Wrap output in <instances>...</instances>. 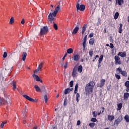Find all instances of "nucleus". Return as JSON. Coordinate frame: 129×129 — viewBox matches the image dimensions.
<instances>
[{
  "label": "nucleus",
  "mask_w": 129,
  "mask_h": 129,
  "mask_svg": "<svg viewBox=\"0 0 129 129\" xmlns=\"http://www.w3.org/2000/svg\"><path fill=\"white\" fill-rule=\"evenodd\" d=\"M94 86H95V83L93 81H91L87 84L85 88V91L86 92V94H88V95L91 94V93L93 92Z\"/></svg>",
  "instance_id": "obj_1"
},
{
  "label": "nucleus",
  "mask_w": 129,
  "mask_h": 129,
  "mask_svg": "<svg viewBox=\"0 0 129 129\" xmlns=\"http://www.w3.org/2000/svg\"><path fill=\"white\" fill-rule=\"evenodd\" d=\"M48 31H49V28H48V26H44L43 28H41L40 33L41 36H43V35L47 34Z\"/></svg>",
  "instance_id": "obj_2"
},
{
  "label": "nucleus",
  "mask_w": 129,
  "mask_h": 129,
  "mask_svg": "<svg viewBox=\"0 0 129 129\" xmlns=\"http://www.w3.org/2000/svg\"><path fill=\"white\" fill-rule=\"evenodd\" d=\"M56 16H54L52 13H50L48 16V23L52 24L53 23V21H54V18H55Z\"/></svg>",
  "instance_id": "obj_3"
},
{
  "label": "nucleus",
  "mask_w": 129,
  "mask_h": 129,
  "mask_svg": "<svg viewBox=\"0 0 129 129\" xmlns=\"http://www.w3.org/2000/svg\"><path fill=\"white\" fill-rule=\"evenodd\" d=\"M76 8L77 9V11L79 10L81 12H83V11L85 10V6L83 5H80L79 3H77Z\"/></svg>",
  "instance_id": "obj_4"
},
{
  "label": "nucleus",
  "mask_w": 129,
  "mask_h": 129,
  "mask_svg": "<svg viewBox=\"0 0 129 129\" xmlns=\"http://www.w3.org/2000/svg\"><path fill=\"white\" fill-rule=\"evenodd\" d=\"M121 120H122V117L121 116H119V117H118L117 119H116L114 122V125L117 126L118 125V124L121 122Z\"/></svg>",
  "instance_id": "obj_5"
},
{
  "label": "nucleus",
  "mask_w": 129,
  "mask_h": 129,
  "mask_svg": "<svg viewBox=\"0 0 129 129\" xmlns=\"http://www.w3.org/2000/svg\"><path fill=\"white\" fill-rule=\"evenodd\" d=\"M58 12H61V7L60 5H58L55 9V10L53 12V15L54 17H56Z\"/></svg>",
  "instance_id": "obj_6"
},
{
  "label": "nucleus",
  "mask_w": 129,
  "mask_h": 129,
  "mask_svg": "<svg viewBox=\"0 0 129 129\" xmlns=\"http://www.w3.org/2000/svg\"><path fill=\"white\" fill-rule=\"evenodd\" d=\"M78 75V74L77 73V67H75L74 68L73 70L72 76L74 78L75 77H77Z\"/></svg>",
  "instance_id": "obj_7"
},
{
  "label": "nucleus",
  "mask_w": 129,
  "mask_h": 129,
  "mask_svg": "<svg viewBox=\"0 0 129 129\" xmlns=\"http://www.w3.org/2000/svg\"><path fill=\"white\" fill-rule=\"evenodd\" d=\"M114 59L116 65H120V64H121L120 62V58H119L118 56H115Z\"/></svg>",
  "instance_id": "obj_8"
},
{
  "label": "nucleus",
  "mask_w": 129,
  "mask_h": 129,
  "mask_svg": "<svg viewBox=\"0 0 129 129\" xmlns=\"http://www.w3.org/2000/svg\"><path fill=\"white\" fill-rule=\"evenodd\" d=\"M7 104H9L7 100L0 97V106L5 104H7Z\"/></svg>",
  "instance_id": "obj_9"
},
{
  "label": "nucleus",
  "mask_w": 129,
  "mask_h": 129,
  "mask_svg": "<svg viewBox=\"0 0 129 129\" xmlns=\"http://www.w3.org/2000/svg\"><path fill=\"white\" fill-rule=\"evenodd\" d=\"M72 58L74 61H77L80 59V55L79 54H74Z\"/></svg>",
  "instance_id": "obj_10"
},
{
  "label": "nucleus",
  "mask_w": 129,
  "mask_h": 129,
  "mask_svg": "<svg viewBox=\"0 0 129 129\" xmlns=\"http://www.w3.org/2000/svg\"><path fill=\"white\" fill-rule=\"evenodd\" d=\"M34 79H35L36 81H40L41 82V83H42L43 82V81H42V80H41V79H40V77H39V76H38V75H36L35 74H33L32 75Z\"/></svg>",
  "instance_id": "obj_11"
},
{
  "label": "nucleus",
  "mask_w": 129,
  "mask_h": 129,
  "mask_svg": "<svg viewBox=\"0 0 129 129\" xmlns=\"http://www.w3.org/2000/svg\"><path fill=\"white\" fill-rule=\"evenodd\" d=\"M23 97H25L26 99H27V100H29V101H31L32 102H35V99H33V98L30 97L27 95H23Z\"/></svg>",
  "instance_id": "obj_12"
},
{
  "label": "nucleus",
  "mask_w": 129,
  "mask_h": 129,
  "mask_svg": "<svg viewBox=\"0 0 129 129\" xmlns=\"http://www.w3.org/2000/svg\"><path fill=\"white\" fill-rule=\"evenodd\" d=\"M87 41V35H85L84 38V41L83 42V47L84 48V50H85V48L86 47V41Z\"/></svg>",
  "instance_id": "obj_13"
},
{
  "label": "nucleus",
  "mask_w": 129,
  "mask_h": 129,
  "mask_svg": "<svg viewBox=\"0 0 129 129\" xmlns=\"http://www.w3.org/2000/svg\"><path fill=\"white\" fill-rule=\"evenodd\" d=\"M118 56H120V57H122V58H123V57H126V52L125 51L124 52H119L118 53Z\"/></svg>",
  "instance_id": "obj_14"
},
{
  "label": "nucleus",
  "mask_w": 129,
  "mask_h": 129,
  "mask_svg": "<svg viewBox=\"0 0 129 129\" xmlns=\"http://www.w3.org/2000/svg\"><path fill=\"white\" fill-rule=\"evenodd\" d=\"M79 30V26L78 25L76 26L72 32L73 35H76Z\"/></svg>",
  "instance_id": "obj_15"
},
{
  "label": "nucleus",
  "mask_w": 129,
  "mask_h": 129,
  "mask_svg": "<svg viewBox=\"0 0 129 129\" xmlns=\"http://www.w3.org/2000/svg\"><path fill=\"white\" fill-rule=\"evenodd\" d=\"M72 90H73V88H68L65 89L64 93L65 95L68 94V93H70V91H72Z\"/></svg>",
  "instance_id": "obj_16"
},
{
  "label": "nucleus",
  "mask_w": 129,
  "mask_h": 129,
  "mask_svg": "<svg viewBox=\"0 0 129 129\" xmlns=\"http://www.w3.org/2000/svg\"><path fill=\"white\" fill-rule=\"evenodd\" d=\"M107 118L108 120H109V121L111 122L114 119V116H113V115H108Z\"/></svg>",
  "instance_id": "obj_17"
},
{
  "label": "nucleus",
  "mask_w": 129,
  "mask_h": 129,
  "mask_svg": "<svg viewBox=\"0 0 129 129\" xmlns=\"http://www.w3.org/2000/svg\"><path fill=\"white\" fill-rule=\"evenodd\" d=\"M87 28V25L85 24L82 29V34L84 35V33H85V31H86V28Z\"/></svg>",
  "instance_id": "obj_18"
},
{
  "label": "nucleus",
  "mask_w": 129,
  "mask_h": 129,
  "mask_svg": "<svg viewBox=\"0 0 129 129\" xmlns=\"http://www.w3.org/2000/svg\"><path fill=\"white\" fill-rule=\"evenodd\" d=\"M116 4L118 6H121L123 4V0H116Z\"/></svg>",
  "instance_id": "obj_19"
},
{
  "label": "nucleus",
  "mask_w": 129,
  "mask_h": 129,
  "mask_svg": "<svg viewBox=\"0 0 129 129\" xmlns=\"http://www.w3.org/2000/svg\"><path fill=\"white\" fill-rule=\"evenodd\" d=\"M12 85L13 86V90H16V89H17V82L13 81L12 82Z\"/></svg>",
  "instance_id": "obj_20"
},
{
  "label": "nucleus",
  "mask_w": 129,
  "mask_h": 129,
  "mask_svg": "<svg viewBox=\"0 0 129 129\" xmlns=\"http://www.w3.org/2000/svg\"><path fill=\"white\" fill-rule=\"evenodd\" d=\"M34 88L35 89V90H36V91H37V92H41V88H40L39 86L35 85Z\"/></svg>",
  "instance_id": "obj_21"
},
{
  "label": "nucleus",
  "mask_w": 129,
  "mask_h": 129,
  "mask_svg": "<svg viewBox=\"0 0 129 129\" xmlns=\"http://www.w3.org/2000/svg\"><path fill=\"white\" fill-rule=\"evenodd\" d=\"M129 97V93H124L123 98L124 100H127V99Z\"/></svg>",
  "instance_id": "obj_22"
},
{
  "label": "nucleus",
  "mask_w": 129,
  "mask_h": 129,
  "mask_svg": "<svg viewBox=\"0 0 129 129\" xmlns=\"http://www.w3.org/2000/svg\"><path fill=\"white\" fill-rule=\"evenodd\" d=\"M105 84V79H102L100 82V87H102V86H104V85Z\"/></svg>",
  "instance_id": "obj_23"
},
{
  "label": "nucleus",
  "mask_w": 129,
  "mask_h": 129,
  "mask_svg": "<svg viewBox=\"0 0 129 129\" xmlns=\"http://www.w3.org/2000/svg\"><path fill=\"white\" fill-rule=\"evenodd\" d=\"M26 57H27V53L26 52H23V54H22V60H23V61H25Z\"/></svg>",
  "instance_id": "obj_24"
},
{
  "label": "nucleus",
  "mask_w": 129,
  "mask_h": 129,
  "mask_svg": "<svg viewBox=\"0 0 129 129\" xmlns=\"http://www.w3.org/2000/svg\"><path fill=\"white\" fill-rule=\"evenodd\" d=\"M89 44L91 46H93V44H94V39L91 38L89 41Z\"/></svg>",
  "instance_id": "obj_25"
},
{
  "label": "nucleus",
  "mask_w": 129,
  "mask_h": 129,
  "mask_svg": "<svg viewBox=\"0 0 129 129\" xmlns=\"http://www.w3.org/2000/svg\"><path fill=\"white\" fill-rule=\"evenodd\" d=\"M83 69V68H82V66H81V65L79 66L78 68V72H79V73H81V72H82Z\"/></svg>",
  "instance_id": "obj_26"
},
{
  "label": "nucleus",
  "mask_w": 129,
  "mask_h": 129,
  "mask_svg": "<svg viewBox=\"0 0 129 129\" xmlns=\"http://www.w3.org/2000/svg\"><path fill=\"white\" fill-rule=\"evenodd\" d=\"M122 32V24H120V27L118 29V33H119V34H121Z\"/></svg>",
  "instance_id": "obj_27"
},
{
  "label": "nucleus",
  "mask_w": 129,
  "mask_h": 129,
  "mask_svg": "<svg viewBox=\"0 0 129 129\" xmlns=\"http://www.w3.org/2000/svg\"><path fill=\"white\" fill-rule=\"evenodd\" d=\"M79 99H80V95L79 93H77L76 94V100L77 102H79Z\"/></svg>",
  "instance_id": "obj_28"
},
{
  "label": "nucleus",
  "mask_w": 129,
  "mask_h": 129,
  "mask_svg": "<svg viewBox=\"0 0 129 129\" xmlns=\"http://www.w3.org/2000/svg\"><path fill=\"white\" fill-rule=\"evenodd\" d=\"M102 60H103V55H101L100 56V57L98 60V62L99 64H100V63L102 62Z\"/></svg>",
  "instance_id": "obj_29"
},
{
  "label": "nucleus",
  "mask_w": 129,
  "mask_h": 129,
  "mask_svg": "<svg viewBox=\"0 0 129 129\" xmlns=\"http://www.w3.org/2000/svg\"><path fill=\"white\" fill-rule=\"evenodd\" d=\"M122 107V104L119 103V104L117 105V110H120Z\"/></svg>",
  "instance_id": "obj_30"
},
{
  "label": "nucleus",
  "mask_w": 129,
  "mask_h": 129,
  "mask_svg": "<svg viewBox=\"0 0 129 129\" xmlns=\"http://www.w3.org/2000/svg\"><path fill=\"white\" fill-rule=\"evenodd\" d=\"M73 53V49L69 48L67 49V53L68 54H72Z\"/></svg>",
  "instance_id": "obj_31"
},
{
  "label": "nucleus",
  "mask_w": 129,
  "mask_h": 129,
  "mask_svg": "<svg viewBox=\"0 0 129 129\" xmlns=\"http://www.w3.org/2000/svg\"><path fill=\"white\" fill-rule=\"evenodd\" d=\"M119 16V13H118V12H116L114 15V20H117V19H118Z\"/></svg>",
  "instance_id": "obj_32"
},
{
  "label": "nucleus",
  "mask_w": 129,
  "mask_h": 129,
  "mask_svg": "<svg viewBox=\"0 0 129 129\" xmlns=\"http://www.w3.org/2000/svg\"><path fill=\"white\" fill-rule=\"evenodd\" d=\"M43 65H44V62H41L38 66V68L41 71V69L43 68Z\"/></svg>",
  "instance_id": "obj_33"
},
{
  "label": "nucleus",
  "mask_w": 129,
  "mask_h": 129,
  "mask_svg": "<svg viewBox=\"0 0 129 129\" xmlns=\"http://www.w3.org/2000/svg\"><path fill=\"white\" fill-rule=\"evenodd\" d=\"M124 119L126 120V122H129V116L128 115H125L124 116Z\"/></svg>",
  "instance_id": "obj_34"
},
{
  "label": "nucleus",
  "mask_w": 129,
  "mask_h": 129,
  "mask_svg": "<svg viewBox=\"0 0 129 129\" xmlns=\"http://www.w3.org/2000/svg\"><path fill=\"white\" fill-rule=\"evenodd\" d=\"M116 72H118V74L121 73L122 72V70H121V68H118L116 69Z\"/></svg>",
  "instance_id": "obj_35"
},
{
  "label": "nucleus",
  "mask_w": 129,
  "mask_h": 129,
  "mask_svg": "<svg viewBox=\"0 0 129 129\" xmlns=\"http://www.w3.org/2000/svg\"><path fill=\"white\" fill-rule=\"evenodd\" d=\"M52 23L54 29H55V30H58V26H57V24L54 23V22H53Z\"/></svg>",
  "instance_id": "obj_36"
},
{
  "label": "nucleus",
  "mask_w": 129,
  "mask_h": 129,
  "mask_svg": "<svg viewBox=\"0 0 129 129\" xmlns=\"http://www.w3.org/2000/svg\"><path fill=\"white\" fill-rule=\"evenodd\" d=\"M7 121L2 122V123H1V124L0 125V127H1V128H3L4 127V126L5 125V124H6L7 123Z\"/></svg>",
  "instance_id": "obj_37"
},
{
  "label": "nucleus",
  "mask_w": 129,
  "mask_h": 129,
  "mask_svg": "<svg viewBox=\"0 0 129 129\" xmlns=\"http://www.w3.org/2000/svg\"><path fill=\"white\" fill-rule=\"evenodd\" d=\"M121 75H122V76H124V77H126L127 75V73L125 71H122L121 73Z\"/></svg>",
  "instance_id": "obj_38"
},
{
  "label": "nucleus",
  "mask_w": 129,
  "mask_h": 129,
  "mask_svg": "<svg viewBox=\"0 0 129 129\" xmlns=\"http://www.w3.org/2000/svg\"><path fill=\"white\" fill-rule=\"evenodd\" d=\"M15 22V19H14V17H11L10 21V23L11 24H14Z\"/></svg>",
  "instance_id": "obj_39"
},
{
  "label": "nucleus",
  "mask_w": 129,
  "mask_h": 129,
  "mask_svg": "<svg viewBox=\"0 0 129 129\" xmlns=\"http://www.w3.org/2000/svg\"><path fill=\"white\" fill-rule=\"evenodd\" d=\"M89 125L90 127H94V126H95V123H90Z\"/></svg>",
  "instance_id": "obj_40"
},
{
  "label": "nucleus",
  "mask_w": 129,
  "mask_h": 129,
  "mask_svg": "<svg viewBox=\"0 0 129 129\" xmlns=\"http://www.w3.org/2000/svg\"><path fill=\"white\" fill-rule=\"evenodd\" d=\"M125 86L127 88H129V81H127L125 83Z\"/></svg>",
  "instance_id": "obj_41"
},
{
  "label": "nucleus",
  "mask_w": 129,
  "mask_h": 129,
  "mask_svg": "<svg viewBox=\"0 0 129 129\" xmlns=\"http://www.w3.org/2000/svg\"><path fill=\"white\" fill-rule=\"evenodd\" d=\"M64 69H67L68 68V61H67L66 63L63 65Z\"/></svg>",
  "instance_id": "obj_42"
},
{
  "label": "nucleus",
  "mask_w": 129,
  "mask_h": 129,
  "mask_svg": "<svg viewBox=\"0 0 129 129\" xmlns=\"http://www.w3.org/2000/svg\"><path fill=\"white\" fill-rule=\"evenodd\" d=\"M44 100H45V103H47V101H48V96H47V95H45Z\"/></svg>",
  "instance_id": "obj_43"
},
{
  "label": "nucleus",
  "mask_w": 129,
  "mask_h": 129,
  "mask_svg": "<svg viewBox=\"0 0 129 129\" xmlns=\"http://www.w3.org/2000/svg\"><path fill=\"white\" fill-rule=\"evenodd\" d=\"M91 121H92L93 122H96V121H97V119L96 118H92Z\"/></svg>",
  "instance_id": "obj_44"
},
{
  "label": "nucleus",
  "mask_w": 129,
  "mask_h": 129,
  "mask_svg": "<svg viewBox=\"0 0 129 129\" xmlns=\"http://www.w3.org/2000/svg\"><path fill=\"white\" fill-rule=\"evenodd\" d=\"M115 76L116 78L117 79H118V80H119V79H120V76H119V75H118L117 74H115Z\"/></svg>",
  "instance_id": "obj_45"
},
{
  "label": "nucleus",
  "mask_w": 129,
  "mask_h": 129,
  "mask_svg": "<svg viewBox=\"0 0 129 129\" xmlns=\"http://www.w3.org/2000/svg\"><path fill=\"white\" fill-rule=\"evenodd\" d=\"M7 56L8 53H7V52H5L3 54V58H7Z\"/></svg>",
  "instance_id": "obj_46"
},
{
  "label": "nucleus",
  "mask_w": 129,
  "mask_h": 129,
  "mask_svg": "<svg viewBox=\"0 0 129 129\" xmlns=\"http://www.w3.org/2000/svg\"><path fill=\"white\" fill-rule=\"evenodd\" d=\"M39 71H41L38 68L37 69L35 70L34 71V74H36V73H38V72H39Z\"/></svg>",
  "instance_id": "obj_47"
},
{
  "label": "nucleus",
  "mask_w": 129,
  "mask_h": 129,
  "mask_svg": "<svg viewBox=\"0 0 129 129\" xmlns=\"http://www.w3.org/2000/svg\"><path fill=\"white\" fill-rule=\"evenodd\" d=\"M92 114H93L94 117H97V114H96V112H95V111L93 112Z\"/></svg>",
  "instance_id": "obj_48"
},
{
  "label": "nucleus",
  "mask_w": 129,
  "mask_h": 129,
  "mask_svg": "<svg viewBox=\"0 0 129 129\" xmlns=\"http://www.w3.org/2000/svg\"><path fill=\"white\" fill-rule=\"evenodd\" d=\"M67 101H68V100H67V99H65L64 100V102H63V105H67Z\"/></svg>",
  "instance_id": "obj_49"
},
{
  "label": "nucleus",
  "mask_w": 129,
  "mask_h": 129,
  "mask_svg": "<svg viewBox=\"0 0 129 129\" xmlns=\"http://www.w3.org/2000/svg\"><path fill=\"white\" fill-rule=\"evenodd\" d=\"M70 87H73V85H74L73 81H72L70 82Z\"/></svg>",
  "instance_id": "obj_50"
},
{
  "label": "nucleus",
  "mask_w": 129,
  "mask_h": 129,
  "mask_svg": "<svg viewBox=\"0 0 129 129\" xmlns=\"http://www.w3.org/2000/svg\"><path fill=\"white\" fill-rule=\"evenodd\" d=\"M89 55H90V57H92V55H93V51L90 50L89 51Z\"/></svg>",
  "instance_id": "obj_51"
},
{
  "label": "nucleus",
  "mask_w": 129,
  "mask_h": 129,
  "mask_svg": "<svg viewBox=\"0 0 129 129\" xmlns=\"http://www.w3.org/2000/svg\"><path fill=\"white\" fill-rule=\"evenodd\" d=\"M94 35V33H90V35H89V37H90V38H92Z\"/></svg>",
  "instance_id": "obj_52"
},
{
  "label": "nucleus",
  "mask_w": 129,
  "mask_h": 129,
  "mask_svg": "<svg viewBox=\"0 0 129 129\" xmlns=\"http://www.w3.org/2000/svg\"><path fill=\"white\" fill-rule=\"evenodd\" d=\"M81 124V121H80V120H78L77 123V125H80Z\"/></svg>",
  "instance_id": "obj_53"
},
{
  "label": "nucleus",
  "mask_w": 129,
  "mask_h": 129,
  "mask_svg": "<svg viewBox=\"0 0 129 129\" xmlns=\"http://www.w3.org/2000/svg\"><path fill=\"white\" fill-rule=\"evenodd\" d=\"M22 25H24V24H25V19H23L21 22Z\"/></svg>",
  "instance_id": "obj_54"
},
{
  "label": "nucleus",
  "mask_w": 129,
  "mask_h": 129,
  "mask_svg": "<svg viewBox=\"0 0 129 129\" xmlns=\"http://www.w3.org/2000/svg\"><path fill=\"white\" fill-rule=\"evenodd\" d=\"M114 46H113V44L112 43H110V48H111V49H112V48H114Z\"/></svg>",
  "instance_id": "obj_55"
},
{
  "label": "nucleus",
  "mask_w": 129,
  "mask_h": 129,
  "mask_svg": "<svg viewBox=\"0 0 129 129\" xmlns=\"http://www.w3.org/2000/svg\"><path fill=\"white\" fill-rule=\"evenodd\" d=\"M78 83H77L76 86H75V89H78Z\"/></svg>",
  "instance_id": "obj_56"
},
{
  "label": "nucleus",
  "mask_w": 129,
  "mask_h": 129,
  "mask_svg": "<svg viewBox=\"0 0 129 129\" xmlns=\"http://www.w3.org/2000/svg\"><path fill=\"white\" fill-rule=\"evenodd\" d=\"M78 91V89H75V91H74L75 94H76V93L77 94Z\"/></svg>",
  "instance_id": "obj_57"
},
{
  "label": "nucleus",
  "mask_w": 129,
  "mask_h": 129,
  "mask_svg": "<svg viewBox=\"0 0 129 129\" xmlns=\"http://www.w3.org/2000/svg\"><path fill=\"white\" fill-rule=\"evenodd\" d=\"M42 90H43V91H45V86H43L42 87Z\"/></svg>",
  "instance_id": "obj_58"
},
{
  "label": "nucleus",
  "mask_w": 129,
  "mask_h": 129,
  "mask_svg": "<svg viewBox=\"0 0 129 129\" xmlns=\"http://www.w3.org/2000/svg\"><path fill=\"white\" fill-rule=\"evenodd\" d=\"M102 113L104 112V107H102Z\"/></svg>",
  "instance_id": "obj_59"
},
{
  "label": "nucleus",
  "mask_w": 129,
  "mask_h": 129,
  "mask_svg": "<svg viewBox=\"0 0 129 129\" xmlns=\"http://www.w3.org/2000/svg\"><path fill=\"white\" fill-rule=\"evenodd\" d=\"M128 88H126V92H128V91H129V89Z\"/></svg>",
  "instance_id": "obj_60"
},
{
  "label": "nucleus",
  "mask_w": 129,
  "mask_h": 129,
  "mask_svg": "<svg viewBox=\"0 0 129 129\" xmlns=\"http://www.w3.org/2000/svg\"><path fill=\"white\" fill-rule=\"evenodd\" d=\"M24 117H27V115H26V114H25V113H24V115H23Z\"/></svg>",
  "instance_id": "obj_61"
},
{
  "label": "nucleus",
  "mask_w": 129,
  "mask_h": 129,
  "mask_svg": "<svg viewBox=\"0 0 129 129\" xmlns=\"http://www.w3.org/2000/svg\"><path fill=\"white\" fill-rule=\"evenodd\" d=\"M101 113V111L99 112L97 114L98 115H100Z\"/></svg>",
  "instance_id": "obj_62"
},
{
  "label": "nucleus",
  "mask_w": 129,
  "mask_h": 129,
  "mask_svg": "<svg viewBox=\"0 0 129 129\" xmlns=\"http://www.w3.org/2000/svg\"><path fill=\"white\" fill-rule=\"evenodd\" d=\"M95 57H96V58H99V55H96Z\"/></svg>",
  "instance_id": "obj_63"
},
{
  "label": "nucleus",
  "mask_w": 129,
  "mask_h": 129,
  "mask_svg": "<svg viewBox=\"0 0 129 129\" xmlns=\"http://www.w3.org/2000/svg\"><path fill=\"white\" fill-rule=\"evenodd\" d=\"M33 129H37V127H34Z\"/></svg>",
  "instance_id": "obj_64"
}]
</instances>
